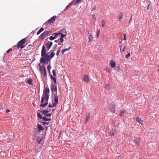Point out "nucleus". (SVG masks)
I'll return each mask as SVG.
<instances>
[{
	"label": "nucleus",
	"instance_id": "9d476101",
	"mask_svg": "<svg viewBox=\"0 0 159 159\" xmlns=\"http://www.w3.org/2000/svg\"><path fill=\"white\" fill-rule=\"evenodd\" d=\"M53 44V43L52 42H48L46 44V48L48 50L50 49L51 47Z\"/></svg>",
	"mask_w": 159,
	"mask_h": 159
},
{
	"label": "nucleus",
	"instance_id": "bf43d9fd",
	"mask_svg": "<svg viewBox=\"0 0 159 159\" xmlns=\"http://www.w3.org/2000/svg\"><path fill=\"white\" fill-rule=\"evenodd\" d=\"M51 118H48V121H49V120H51Z\"/></svg>",
	"mask_w": 159,
	"mask_h": 159
},
{
	"label": "nucleus",
	"instance_id": "1a4fd4ad",
	"mask_svg": "<svg viewBox=\"0 0 159 159\" xmlns=\"http://www.w3.org/2000/svg\"><path fill=\"white\" fill-rule=\"evenodd\" d=\"M54 101L55 102L53 103V106L56 107L58 102V96L54 95Z\"/></svg>",
	"mask_w": 159,
	"mask_h": 159
},
{
	"label": "nucleus",
	"instance_id": "4468645a",
	"mask_svg": "<svg viewBox=\"0 0 159 159\" xmlns=\"http://www.w3.org/2000/svg\"><path fill=\"white\" fill-rule=\"evenodd\" d=\"M43 138L42 137L38 136L37 139L36 141L39 143H40Z\"/></svg>",
	"mask_w": 159,
	"mask_h": 159
},
{
	"label": "nucleus",
	"instance_id": "393cba45",
	"mask_svg": "<svg viewBox=\"0 0 159 159\" xmlns=\"http://www.w3.org/2000/svg\"><path fill=\"white\" fill-rule=\"evenodd\" d=\"M102 27H104L106 25V21L103 20L102 21Z\"/></svg>",
	"mask_w": 159,
	"mask_h": 159
},
{
	"label": "nucleus",
	"instance_id": "09e8293b",
	"mask_svg": "<svg viewBox=\"0 0 159 159\" xmlns=\"http://www.w3.org/2000/svg\"><path fill=\"white\" fill-rule=\"evenodd\" d=\"M48 107H55V106H53V104L52 105L51 104H49V106H48Z\"/></svg>",
	"mask_w": 159,
	"mask_h": 159
},
{
	"label": "nucleus",
	"instance_id": "72a5a7b5",
	"mask_svg": "<svg viewBox=\"0 0 159 159\" xmlns=\"http://www.w3.org/2000/svg\"><path fill=\"white\" fill-rule=\"evenodd\" d=\"M105 88L107 89H109L110 88V85L108 84L106 86Z\"/></svg>",
	"mask_w": 159,
	"mask_h": 159
},
{
	"label": "nucleus",
	"instance_id": "8fccbe9b",
	"mask_svg": "<svg viewBox=\"0 0 159 159\" xmlns=\"http://www.w3.org/2000/svg\"><path fill=\"white\" fill-rule=\"evenodd\" d=\"M123 36H124V40H126V34H124L123 35Z\"/></svg>",
	"mask_w": 159,
	"mask_h": 159
},
{
	"label": "nucleus",
	"instance_id": "4be33fe9",
	"mask_svg": "<svg viewBox=\"0 0 159 159\" xmlns=\"http://www.w3.org/2000/svg\"><path fill=\"white\" fill-rule=\"evenodd\" d=\"M55 55V53L53 52H52L51 53L50 55H49V59L51 60V59L53 58L54 55Z\"/></svg>",
	"mask_w": 159,
	"mask_h": 159
},
{
	"label": "nucleus",
	"instance_id": "6ab92c4d",
	"mask_svg": "<svg viewBox=\"0 0 159 159\" xmlns=\"http://www.w3.org/2000/svg\"><path fill=\"white\" fill-rule=\"evenodd\" d=\"M50 76H51V79L52 80H53L55 83V84H57V82L56 78L55 77H53L52 75H51Z\"/></svg>",
	"mask_w": 159,
	"mask_h": 159
},
{
	"label": "nucleus",
	"instance_id": "58836bf2",
	"mask_svg": "<svg viewBox=\"0 0 159 159\" xmlns=\"http://www.w3.org/2000/svg\"><path fill=\"white\" fill-rule=\"evenodd\" d=\"M42 119L44 121H48V118L45 117H43Z\"/></svg>",
	"mask_w": 159,
	"mask_h": 159
},
{
	"label": "nucleus",
	"instance_id": "3c124183",
	"mask_svg": "<svg viewBox=\"0 0 159 159\" xmlns=\"http://www.w3.org/2000/svg\"><path fill=\"white\" fill-rule=\"evenodd\" d=\"M60 41L62 43V42H63L64 41V40L63 38H61L60 39Z\"/></svg>",
	"mask_w": 159,
	"mask_h": 159
},
{
	"label": "nucleus",
	"instance_id": "39448f33",
	"mask_svg": "<svg viewBox=\"0 0 159 159\" xmlns=\"http://www.w3.org/2000/svg\"><path fill=\"white\" fill-rule=\"evenodd\" d=\"M39 71H40L41 74L43 76L45 77L47 75L46 72V69L44 66L42 65L41 66L39 64Z\"/></svg>",
	"mask_w": 159,
	"mask_h": 159
},
{
	"label": "nucleus",
	"instance_id": "aec40b11",
	"mask_svg": "<svg viewBox=\"0 0 159 159\" xmlns=\"http://www.w3.org/2000/svg\"><path fill=\"white\" fill-rule=\"evenodd\" d=\"M86 120L85 121V123H86L90 118V116L89 114L88 113L86 115Z\"/></svg>",
	"mask_w": 159,
	"mask_h": 159
},
{
	"label": "nucleus",
	"instance_id": "f3484780",
	"mask_svg": "<svg viewBox=\"0 0 159 159\" xmlns=\"http://www.w3.org/2000/svg\"><path fill=\"white\" fill-rule=\"evenodd\" d=\"M93 39V37L92 34H90L89 35V42H91Z\"/></svg>",
	"mask_w": 159,
	"mask_h": 159
},
{
	"label": "nucleus",
	"instance_id": "7ed1b4c3",
	"mask_svg": "<svg viewBox=\"0 0 159 159\" xmlns=\"http://www.w3.org/2000/svg\"><path fill=\"white\" fill-rule=\"evenodd\" d=\"M57 16H55L51 17L49 20H48L45 23L44 25L46 26L47 27H49L50 25H52L54 23L55 19L57 18Z\"/></svg>",
	"mask_w": 159,
	"mask_h": 159
},
{
	"label": "nucleus",
	"instance_id": "20e7f679",
	"mask_svg": "<svg viewBox=\"0 0 159 159\" xmlns=\"http://www.w3.org/2000/svg\"><path fill=\"white\" fill-rule=\"evenodd\" d=\"M26 41V40L25 39L20 40L17 43V47L18 48H24L25 46V44Z\"/></svg>",
	"mask_w": 159,
	"mask_h": 159
},
{
	"label": "nucleus",
	"instance_id": "a18cd8bd",
	"mask_svg": "<svg viewBox=\"0 0 159 159\" xmlns=\"http://www.w3.org/2000/svg\"><path fill=\"white\" fill-rule=\"evenodd\" d=\"M52 73L54 76H56V74L55 70H52Z\"/></svg>",
	"mask_w": 159,
	"mask_h": 159
},
{
	"label": "nucleus",
	"instance_id": "79ce46f5",
	"mask_svg": "<svg viewBox=\"0 0 159 159\" xmlns=\"http://www.w3.org/2000/svg\"><path fill=\"white\" fill-rule=\"evenodd\" d=\"M12 50V49L11 48H10L8 50L7 52L6 53H9L10 52H11Z\"/></svg>",
	"mask_w": 159,
	"mask_h": 159
},
{
	"label": "nucleus",
	"instance_id": "680f3d73",
	"mask_svg": "<svg viewBox=\"0 0 159 159\" xmlns=\"http://www.w3.org/2000/svg\"><path fill=\"white\" fill-rule=\"evenodd\" d=\"M54 110H55L54 109H53V110H52V111H54Z\"/></svg>",
	"mask_w": 159,
	"mask_h": 159
},
{
	"label": "nucleus",
	"instance_id": "412c9836",
	"mask_svg": "<svg viewBox=\"0 0 159 159\" xmlns=\"http://www.w3.org/2000/svg\"><path fill=\"white\" fill-rule=\"evenodd\" d=\"M134 142L138 146L140 145V141L138 139H136L134 140Z\"/></svg>",
	"mask_w": 159,
	"mask_h": 159
},
{
	"label": "nucleus",
	"instance_id": "2f4dec72",
	"mask_svg": "<svg viewBox=\"0 0 159 159\" xmlns=\"http://www.w3.org/2000/svg\"><path fill=\"white\" fill-rule=\"evenodd\" d=\"M51 68V66L50 65H48L47 66V69H48V71H49V73H50V69Z\"/></svg>",
	"mask_w": 159,
	"mask_h": 159
},
{
	"label": "nucleus",
	"instance_id": "b1692460",
	"mask_svg": "<svg viewBox=\"0 0 159 159\" xmlns=\"http://www.w3.org/2000/svg\"><path fill=\"white\" fill-rule=\"evenodd\" d=\"M44 30V29L43 28H41L38 32L37 33V35H39L40 33L42 32Z\"/></svg>",
	"mask_w": 159,
	"mask_h": 159
},
{
	"label": "nucleus",
	"instance_id": "0e129e2a",
	"mask_svg": "<svg viewBox=\"0 0 159 159\" xmlns=\"http://www.w3.org/2000/svg\"><path fill=\"white\" fill-rule=\"evenodd\" d=\"M118 159H119V158H118Z\"/></svg>",
	"mask_w": 159,
	"mask_h": 159
},
{
	"label": "nucleus",
	"instance_id": "ddd939ff",
	"mask_svg": "<svg viewBox=\"0 0 159 159\" xmlns=\"http://www.w3.org/2000/svg\"><path fill=\"white\" fill-rule=\"evenodd\" d=\"M84 81V82H86L88 83L89 82V78L88 76L87 75H84L83 77Z\"/></svg>",
	"mask_w": 159,
	"mask_h": 159
},
{
	"label": "nucleus",
	"instance_id": "a878e982",
	"mask_svg": "<svg viewBox=\"0 0 159 159\" xmlns=\"http://www.w3.org/2000/svg\"><path fill=\"white\" fill-rule=\"evenodd\" d=\"M115 132V130L112 129L110 133V134L111 136H114Z\"/></svg>",
	"mask_w": 159,
	"mask_h": 159
},
{
	"label": "nucleus",
	"instance_id": "c756f323",
	"mask_svg": "<svg viewBox=\"0 0 159 159\" xmlns=\"http://www.w3.org/2000/svg\"><path fill=\"white\" fill-rule=\"evenodd\" d=\"M37 116H38V117L40 119H42L43 117H42V116L41 115V114L40 113H39L38 112L37 113Z\"/></svg>",
	"mask_w": 159,
	"mask_h": 159
},
{
	"label": "nucleus",
	"instance_id": "5701e85b",
	"mask_svg": "<svg viewBox=\"0 0 159 159\" xmlns=\"http://www.w3.org/2000/svg\"><path fill=\"white\" fill-rule=\"evenodd\" d=\"M49 111L48 110H44L42 111H41V112L42 114L43 115H46L47 114H48L49 112Z\"/></svg>",
	"mask_w": 159,
	"mask_h": 159
},
{
	"label": "nucleus",
	"instance_id": "052dcab7",
	"mask_svg": "<svg viewBox=\"0 0 159 159\" xmlns=\"http://www.w3.org/2000/svg\"><path fill=\"white\" fill-rule=\"evenodd\" d=\"M2 108V105L0 104V108Z\"/></svg>",
	"mask_w": 159,
	"mask_h": 159
},
{
	"label": "nucleus",
	"instance_id": "13d9d810",
	"mask_svg": "<svg viewBox=\"0 0 159 159\" xmlns=\"http://www.w3.org/2000/svg\"><path fill=\"white\" fill-rule=\"evenodd\" d=\"M96 8L95 7H94L92 10V11H93V10H96Z\"/></svg>",
	"mask_w": 159,
	"mask_h": 159
},
{
	"label": "nucleus",
	"instance_id": "6e6d98bb",
	"mask_svg": "<svg viewBox=\"0 0 159 159\" xmlns=\"http://www.w3.org/2000/svg\"><path fill=\"white\" fill-rule=\"evenodd\" d=\"M126 47V46H125L124 47V48L122 50V51H123V52L125 51V48Z\"/></svg>",
	"mask_w": 159,
	"mask_h": 159
},
{
	"label": "nucleus",
	"instance_id": "6e6552de",
	"mask_svg": "<svg viewBox=\"0 0 159 159\" xmlns=\"http://www.w3.org/2000/svg\"><path fill=\"white\" fill-rule=\"evenodd\" d=\"M46 52V48L44 46H43L41 51V56H43L44 55H48Z\"/></svg>",
	"mask_w": 159,
	"mask_h": 159
},
{
	"label": "nucleus",
	"instance_id": "f8f14e48",
	"mask_svg": "<svg viewBox=\"0 0 159 159\" xmlns=\"http://www.w3.org/2000/svg\"><path fill=\"white\" fill-rule=\"evenodd\" d=\"M136 121L143 125V122L142 120H141L139 117H137L136 120Z\"/></svg>",
	"mask_w": 159,
	"mask_h": 159
},
{
	"label": "nucleus",
	"instance_id": "603ef678",
	"mask_svg": "<svg viewBox=\"0 0 159 159\" xmlns=\"http://www.w3.org/2000/svg\"><path fill=\"white\" fill-rule=\"evenodd\" d=\"M132 16H131V18H130V20H129V23H130V22L132 20Z\"/></svg>",
	"mask_w": 159,
	"mask_h": 159
},
{
	"label": "nucleus",
	"instance_id": "de8ad7c7",
	"mask_svg": "<svg viewBox=\"0 0 159 159\" xmlns=\"http://www.w3.org/2000/svg\"><path fill=\"white\" fill-rule=\"evenodd\" d=\"M92 18L93 19H95V20H96V19L95 17V15H93L92 16Z\"/></svg>",
	"mask_w": 159,
	"mask_h": 159
},
{
	"label": "nucleus",
	"instance_id": "ea45409f",
	"mask_svg": "<svg viewBox=\"0 0 159 159\" xmlns=\"http://www.w3.org/2000/svg\"><path fill=\"white\" fill-rule=\"evenodd\" d=\"M70 48H71V47H69L68 48H65V49H64L63 50H64L65 52H66V51L69 50L70 49Z\"/></svg>",
	"mask_w": 159,
	"mask_h": 159
},
{
	"label": "nucleus",
	"instance_id": "f257e3e1",
	"mask_svg": "<svg viewBox=\"0 0 159 159\" xmlns=\"http://www.w3.org/2000/svg\"><path fill=\"white\" fill-rule=\"evenodd\" d=\"M50 90L48 88H45L43 91V95L41 99V104L40 106L44 107L48 104Z\"/></svg>",
	"mask_w": 159,
	"mask_h": 159
},
{
	"label": "nucleus",
	"instance_id": "5fc2aeb1",
	"mask_svg": "<svg viewBox=\"0 0 159 159\" xmlns=\"http://www.w3.org/2000/svg\"><path fill=\"white\" fill-rule=\"evenodd\" d=\"M10 111V110L8 109H7L6 110V112L8 113V112H9Z\"/></svg>",
	"mask_w": 159,
	"mask_h": 159
},
{
	"label": "nucleus",
	"instance_id": "e2e57ef3",
	"mask_svg": "<svg viewBox=\"0 0 159 159\" xmlns=\"http://www.w3.org/2000/svg\"><path fill=\"white\" fill-rule=\"evenodd\" d=\"M88 34H89V31H88Z\"/></svg>",
	"mask_w": 159,
	"mask_h": 159
},
{
	"label": "nucleus",
	"instance_id": "c9c22d12",
	"mask_svg": "<svg viewBox=\"0 0 159 159\" xmlns=\"http://www.w3.org/2000/svg\"><path fill=\"white\" fill-rule=\"evenodd\" d=\"M49 39L51 40H52L54 39H55V38L54 37H53L52 36H51L49 38Z\"/></svg>",
	"mask_w": 159,
	"mask_h": 159
},
{
	"label": "nucleus",
	"instance_id": "2eb2a0df",
	"mask_svg": "<svg viewBox=\"0 0 159 159\" xmlns=\"http://www.w3.org/2000/svg\"><path fill=\"white\" fill-rule=\"evenodd\" d=\"M110 65L112 68H114L116 67V63L114 61H111L110 62Z\"/></svg>",
	"mask_w": 159,
	"mask_h": 159
},
{
	"label": "nucleus",
	"instance_id": "bb28decb",
	"mask_svg": "<svg viewBox=\"0 0 159 159\" xmlns=\"http://www.w3.org/2000/svg\"><path fill=\"white\" fill-rule=\"evenodd\" d=\"M125 110L121 111L120 114V116L121 117L123 116L124 115V114L125 113Z\"/></svg>",
	"mask_w": 159,
	"mask_h": 159
},
{
	"label": "nucleus",
	"instance_id": "c85d7f7f",
	"mask_svg": "<svg viewBox=\"0 0 159 159\" xmlns=\"http://www.w3.org/2000/svg\"><path fill=\"white\" fill-rule=\"evenodd\" d=\"M100 30L99 29V30H98L97 31V38H98L99 36V35H100Z\"/></svg>",
	"mask_w": 159,
	"mask_h": 159
},
{
	"label": "nucleus",
	"instance_id": "9b49d317",
	"mask_svg": "<svg viewBox=\"0 0 159 159\" xmlns=\"http://www.w3.org/2000/svg\"><path fill=\"white\" fill-rule=\"evenodd\" d=\"M51 89L52 92H56L57 90L56 84H52L51 86Z\"/></svg>",
	"mask_w": 159,
	"mask_h": 159
},
{
	"label": "nucleus",
	"instance_id": "dca6fc26",
	"mask_svg": "<svg viewBox=\"0 0 159 159\" xmlns=\"http://www.w3.org/2000/svg\"><path fill=\"white\" fill-rule=\"evenodd\" d=\"M25 81L29 84L31 85L33 84L32 83V79H27V80H25Z\"/></svg>",
	"mask_w": 159,
	"mask_h": 159
},
{
	"label": "nucleus",
	"instance_id": "a19ab883",
	"mask_svg": "<svg viewBox=\"0 0 159 159\" xmlns=\"http://www.w3.org/2000/svg\"><path fill=\"white\" fill-rule=\"evenodd\" d=\"M42 124L43 125H48L49 123H47L44 122H42Z\"/></svg>",
	"mask_w": 159,
	"mask_h": 159
},
{
	"label": "nucleus",
	"instance_id": "a211bd4d",
	"mask_svg": "<svg viewBox=\"0 0 159 159\" xmlns=\"http://www.w3.org/2000/svg\"><path fill=\"white\" fill-rule=\"evenodd\" d=\"M38 126L39 131H40L41 130H44V128L40 124H38Z\"/></svg>",
	"mask_w": 159,
	"mask_h": 159
},
{
	"label": "nucleus",
	"instance_id": "864d4df0",
	"mask_svg": "<svg viewBox=\"0 0 159 159\" xmlns=\"http://www.w3.org/2000/svg\"><path fill=\"white\" fill-rule=\"evenodd\" d=\"M65 52L64 50L63 49L61 51V53L62 55H63Z\"/></svg>",
	"mask_w": 159,
	"mask_h": 159
},
{
	"label": "nucleus",
	"instance_id": "4d7b16f0",
	"mask_svg": "<svg viewBox=\"0 0 159 159\" xmlns=\"http://www.w3.org/2000/svg\"><path fill=\"white\" fill-rule=\"evenodd\" d=\"M121 47H122V46H120V52H122V51H121Z\"/></svg>",
	"mask_w": 159,
	"mask_h": 159
},
{
	"label": "nucleus",
	"instance_id": "c03bdc74",
	"mask_svg": "<svg viewBox=\"0 0 159 159\" xmlns=\"http://www.w3.org/2000/svg\"><path fill=\"white\" fill-rule=\"evenodd\" d=\"M51 116V113H49L48 114H46L45 115V116H48V117H50V116Z\"/></svg>",
	"mask_w": 159,
	"mask_h": 159
},
{
	"label": "nucleus",
	"instance_id": "e433bc0d",
	"mask_svg": "<svg viewBox=\"0 0 159 159\" xmlns=\"http://www.w3.org/2000/svg\"><path fill=\"white\" fill-rule=\"evenodd\" d=\"M120 66H117V71L118 72H119L120 71Z\"/></svg>",
	"mask_w": 159,
	"mask_h": 159
},
{
	"label": "nucleus",
	"instance_id": "473e14b6",
	"mask_svg": "<svg viewBox=\"0 0 159 159\" xmlns=\"http://www.w3.org/2000/svg\"><path fill=\"white\" fill-rule=\"evenodd\" d=\"M59 34V33H54L52 34L53 35H54V37L55 38V39L57 37Z\"/></svg>",
	"mask_w": 159,
	"mask_h": 159
},
{
	"label": "nucleus",
	"instance_id": "f03ea898",
	"mask_svg": "<svg viewBox=\"0 0 159 159\" xmlns=\"http://www.w3.org/2000/svg\"><path fill=\"white\" fill-rule=\"evenodd\" d=\"M42 57L40 60V62L41 63L48 64L49 61H50L51 60L48 55H44Z\"/></svg>",
	"mask_w": 159,
	"mask_h": 159
},
{
	"label": "nucleus",
	"instance_id": "f704fd0d",
	"mask_svg": "<svg viewBox=\"0 0 159 159\" xmlns=\"http://www.w3.org/2000/svg\"><path fill=\"white\" fill-rule=\"evenodd\" d=\"M59 34H61V38H63L65 37L66 36V35L65 34H64L61 33H59Z\"/></svg>",
	"mask_w": 159,
	"mask_h": 159
},
{
	"label": "nucleus",
	"instance_id": "0eeeda50",
	"mask_svg": "<svg viewBox=\"0 0 159 159\" xmlns=\"http://www.w3.org/2000/svg\"><path fill=\"white\" fill-rule=\"evenodd\" d=\"M109 109L110 111L112 113H114L115 111L114 105L110 104L109 107Z\"/></svg>",
	"mask_w": 159,
	"mask_h": 159
},
{
	"label": "nucleus",
	"instance_id": "7c9ffc66",
	"mask_svg": "<svg viewBox=\"0 0 159 159\" xmlns=\"http://www.w3.org/2000/svg\"><path fill=\"white\" fill-rule=\"evenodd\" d=\"M105 70L108 73H110V69L108 67H107L105 69Z\"/></svg>",
	"mask_w": 159,
	"mask_h": 159
},
{
	"label": "nucleus",
	"instance_id": "49530a36",
	"mask_svg": "<svg viewBox=\"0 0 159 159\" xmlns=\"http://www.w3.org/2000/svg\"><path fill=\"white\" fill-rule=\"evenodd\" d=\"M70 4H69V5H68V6H66V8H65V10H67V9L70 6Z\"/></svg>",
	"mask_w": 159,
	"mask_h": 159
},
{
	"label": "nucleus",
	"instance_id": "423d86ee",
	"mask_svg": "<svg viewBox=\"0 0 159 159\" xmlns=\"http://www.w3.org/2000/svg\"><path fill=\"white\" fill-rule=\"evenodd\" d=\"M51 32L49 31H45L41 34L40 36V39L41 40H43Z\"/></svg>",
	"mask_w": 159,
	"mask_h": 159
},
{
	"label": "nucleus",
	"instance_id": "37998d69",
	"mask_svg": "<svg viewBox=\"0 0 159 159\" xmlns=\"http://www.w3.org/2000/svg\"><path fill=\"white\" fill-rule=\"evenodd\" d=\"M60 50L59 49L57 52L56 55L57 56H58L59 54L60 53Z\"/></svg>",
	"mask_w": 159,
	"mask_h": 159
},
{
	"label": "nucleus",
	"instance_id": "4c0bfd02",
	"mask_svg": "<svg viewBox=\"0 0 159 159\" xmlns=\"http://www.w3.org/2000/svg\"><path fill=\"white\" fill-rule=\"evenodd\" d=\"M130 52L128 53L127 54L125 55V58H128L130 56Z\"/></svg>",
	"mask_w": 159,
	"mask_h": 159
},
{
	"label": "nucleus",
	"instance_id": "cd10ccee",
	"mask_svg": "<svg viewBox=\"0 0 159 159\" xmlns=\"http://www.w3.org/2000/svg\"><path fill=\"white\" fill-rule=\"evenodd\" d=\"M120 16L118 18L119 21H120L123 18V14L122 13H121L120 14Z\"/></svg>",
	"mask_w": 159,
	"mask_h": 159
}]
</instances>
